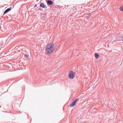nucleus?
Segmentation results:
<instances>
[{"instance_id": "obj_1", "label": "nucleus", "mask_w": 123, "mask_h": 123, "mask_svg": "<svg viewBox=\"0 0 123 123\" xmlns=\"http://www.w3.org/2000/svg\"><path fill=\"white\" fill-rule=\"evenodd\" d=\"M54 45L53 43H50L47 45V54H50L54 51Z\"/></svg>"}, {"instance_id": "obj_2", "label": "nucleus", "mask_w": 123, "mask_h": 123, "mask_svg": "<svg viewBox=\"0 0 123 123\" xmlns=\"http://www.w3.org/2000/svg\"><path fill=\"white\" fill-rule=\"evenodd\" d=\"M76 73L72 71H71L68 74V77L71 79H73L75 77V75Z\"/></svg>"}, {"instance_id": "obj_3", "label": "nucleus", "mask_w": 123, "mask_h": 123, "mask_svg": "<svg viewBox=\"0 0 123 123\" xmlns=\"http://www.w3.org/2000/svg\"><path fill=\"white\" fill-rule=\"evenodd\" d=\"M47 4L49 5H51L53 4V2L51 0H48L47 2Z\"/></svg>"}, {"instance_id": "obj_4", "label": "nucleus", "mask_w": 123, "mask_h": 123, "mask_svg": "<svg viewBox=\"0 0 123 123\" xmlns=\"http://www.w3.org/2000/svg\"><path fill=\"white\" fill-rule=\"evenodd\" d=\"M76 102L74 100L72 102L71 104H70V107H73L75 105Z\"/></svg>"}, {"instance_id": "obj_5", "label": "nucleus", "mask_w": 123, "mask_h": 123, "mask_svg": "<svg viewBox=\"0 0 123 123\" xmlns=\"http://www.w3.org/2000/svg\"><path fill=\"white\" fill-rule=\"evenodd\" d=\"M92 13V12L86 14V17L88 19H90L89 17L91 16Z\"/></svg>"}, {"instance_id": "obj_6", "label": "nucleus", "mask_w": 123, "mask_h": 123, "mask_svg": "<svg viewBox=\"0 0 123 123\" xmlns=\"http://www.w3.org/2000/svg\"><path fill=\"white\" fill-rule=\"evenodd\" d=\"M11 9V8H9L6 10L4 12V14H5L9 11H10Z\"/></svg>"}, {"instance_id": "obj_7", "label": "nucleus", "mask_w": 123, "mask_h": 123, "mask_svg": "<svg viewBox=\"0 0 123 123\" xmlns=\"http://www.w3.org/2000/svg\"><path fill=\"white\" fill-rule=\"evenodd\" d=\"M95 56L96 59H98L99 57V55L97 53H95Z\"/></svg>"}, {"instance_id": "obj_8", "label": "nucleus", "mask_w": 123, "mask_h": 123, "mask_svg": "<svg viewBox=\"0 0 123 123\" xmlns=\"http://www.w3.org/2000/svg\"><path fill=\"white\" fill-rule=\"evenodd\" d=\"M123 38L122 37H118L117 38V40L118 41H121L123 40Z\"/></svg>"}, {"instance_id": "obj_9", "label": "nucleus", "mask_w": 123, "mask_h": 123, "mask_svg": "<svg viewBox=\"0 0 123 123\" xmlns=\"http://www.w3.org/2000/svg\"><path fill=\"white\" fill-rule=\"evenodd\" d=\"M40 6L41 7H42L43 8H45L46 6L44 5V4L43 3H42L40 4Z\"/></svg>"}, {"instance_id": "obj_10", "label": "nucleus", "mask_w": 123, "mask_h": 123, "mask_svg": "<svg viewBox=\"0 0 123 123\" xmlns=\"http://www.w3.org/2000/svg\"><path fill=\"white\" fill-rule=\"evenodd\" d=\"M120 10L122 11H123V6H121L120 8Z\"/></svg>"}, {"instance_id": "obj_11", "label": "nucleus", "mask_w": 123, "mask_h": 123, "mask_svg": "<svg viewBox=\"0 0 123 123\" xmlns=\"http://www.w3.org/2000/svg\"><path fill=\"white\" fill-rule=\"evenodd\" d=\"M29 56L28 55H26V54H25V57L26 58H27Z\"/></svg>"}, {"instance_id": "obj_12", "label": "nucleus", "mask_w": 123, "mask_h": 123, "mask_svg": "<svg viewBox=\"0 0 123 123\" xmlns=\"http://www.w3.org/2000/svg\"><path fill=\"white\" fill-rule=\"evenodd\" d=\"M79 99V98H78L76 99H75L74 100L76 102L77 100Z\"/></svg>"}, {"instance_id": "obj_13", "label": "nucleus", "mask_w": 123, "mask_h": 123, "mask_svg": "<svg viewBox=\"0 0 123 123\" xmlns=\"http://www.w3.org/2000/svg\"><path fill=\"white\" fill-rule=\"evenodd\" d=\"M37 5L36 4L34 6V7H36V6H37Z\"/></svg>"}, {"instance_id": "obj_14", "label": "nucleus", "mask_w": 123, "mask_h": 123, "mask_svg": "<svg viewBox=\"0 0 123 123\" xmlns=\"http://www.w3.org/2000/svg\"><path fill=\"white\" fill-rule=\"evenodd\" d=\"M45 51L46 52V49H45Z\"/></svg>"}, {"instance_id": "obj_15", "label": "nucleus", "mask_w": 123, "mask_h": 123, "mask_svg": "<svg viewBox=\"0 0 123 123\" xmlns=\"http://www.w3.org/2000/svg\"><path fill=\"white\" fill-rule=\"evenodd\" d=\"M123 41V40H122Z\"/></svg>"}, {"instance_id": "obj_16", "label": "nucleus", "mask_w": 123, "mask_h": 123, "mask_svg": "<svg viewBox=\"0 0 123 123\" xmlns=\"http://www.w3.org/2000/svg\"><path fill=\"white\" fill-rule=\"evenodd\" d=\"M46 1V0H45Z\"/></svg>"}]
</instances>
